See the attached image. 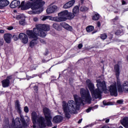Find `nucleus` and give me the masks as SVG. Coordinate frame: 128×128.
Masks as SVG:
<instances>
[{"label":"nucleus","instance_id":"49","mask_svg":"<svg viewBox=\"0 0 128 128\" xmlns=\"http://www.w3.org/2000/svg\"><path fill=\"white\" fill-rule=\"evenodd\" d=\"M82 46H83L82 44H78V48H79V50H80V48H82Z\"/></svg>","mask_w":128,"mask_h":128},{"label":"nucleus","instance_id":"41","mask_svg":"<svg viewBox=\"0 0 128 128\" xmlns=\"http://www.w3.org/2000/svg\"><path fill=\"white\" fill-rule=\"evenodd\" d=\"M50 18V16H42L40 17V18L41 20H48Z\"/></svg>","mask_w":128,"mask_h":128},{"label":"nucleus","instance_id":"46","mask_svg":"<svg viewBox=\"0 0 128 128\" xmlns=\"http://www.w3.org/2000/svg\"><path fill=\"white\" fill-rule=\"evenodd\" d=\"M36 76H38V74H33L32 76H30L28 77V78L29 79L34 78H36Z\"/></svg>","mask_w":128,"mask_h":128},{"label":"nucleus","instance_id":"38","mask_svg":"<svg viewBox=\"0 0 128 128\" xmlns=\"http://www.w3.org/2000/svg\"><path fill=\"white\" fill-rule=\"evenodd\" d=\"M100 38L102 40H104L106 38H108V35L104 33L100 35Z\"/></svg>","mask_w":128,"mask_h":128},{"label":"nucleus","instance_id":"23","mask_svg":"<svg viewBox=\"0 0 128 128\" xmlns=\"http://www.w3.org/2000/svg\"><path fill=\"white\" fill-rule=\"evenodd\" d=\"M60 26L61 28H64L67 30H69L70 32H72V26L68 25L66 22H61Z\"/></svg>","mask_w":128,"mask_h":128},{"label":"nucleus","instance_id":"31","mask_svg":"<svg viewBox=\"0 0 128 128\" xmlns=\"http://www.w3.org/2000/svg\"><path fill=\"white\" fill-rule=\"evenodd\" d=\"M124 92L128 94V82L125 81L122 86Z\"/></svg>","mask_w":128,"mask_h":128},{"label":"nucleus","instance_id":"37","mask_svg":"<svg viewBox=\"0 0 128 128\" xmlns=\"http://www.w3.org/2000/svg\"><path fill=\"white\" fill-rule=\"evenodd\" d=\"M12 38L15 42H16V40H18L20 39V35H18V34H14L12 36Z\"/></svg>","mask_w":128,"mask_h":128},{"label":"nucleus","instance_id":"47","mask_svg":"<svg viewBox=\"0 0 128 128\" xmlns=\"http://www.w3.org/2000/svg\"><path fill=\"white\" fill-rule=\"evenodd\" d=\"M48 49H46L45 52L44 54V56H48Z\"/></svg>","mask_w":128,"mask_h":128},{"label":"nucleus","instance_id":"19","mask_svg":"<svg viewBox=\"0 0 128 128\" xmlns=\"http://www.w3.org/2000/svg\"><path fill=\"white\" fill-rule=\"evenodd\" d=\"M86 84L90 92H93V90H94V84L92 82V81H90V79L87 80H86Z\"/></svg>","mask_w":128,"mask_h":128},{"label":"nucleus","instance_id":"30","mask_svg":"<svg viewBox=\"0 0 128 128\" xmlns=\"http://www.w3.org/2000/svg\"><path fill=\"white\" fill-rule=\"evenodd\" d=\"M121 123L124 128H128V117L124 118Z\"/></svg>","mask_w":128,"mask_h":128},{"label":"nucleus","instance_id":"62","mask_svg":"<svg viewBox=\"0 0 128 128\" xmlns=\"http://www.w3.org/2000/svg\"><path fill=\"white\" fill-rule=\"evenodd\" d=\"M21 4L22 5L23 4L22 6H24V1H22Z\"/></svg>","mask_w":128,"mask_h":128},{"label":"nucleus","instance_id":"2","mask_svg":"<svg viewBox=\"0 0 128 128\" xmlns=\"http://www.w3.org/2000/svg\"><path fill=\"white\" fill-rule=\"evenodd\" d=\"M43 114L44 116V118L42 116H40L37 120V122L39 124V126L40 128H46L47 126H52V111L50 108L45 107L43 108ZM45 118V120H44ZM46 120V124L44 122Z\"/></svg>","mask_w":128,"mask_h":128},{"label":"nucleus","instance_id":"57","mask_svg":"<svg viewBox=\"0 0 128 128\" xmlns=\"http://www.w3.org/2000/svg\"><path fill=\"white\" fill-rule=\"evenodd\" d=\"M0 44L1 46H4V40H0Z\"/></svg>","mask_w":128,"mask_h":128},{"label":"nucleus","instance_id":"14","mask_svg":"<svg viewBox=\"0 0 128 128\" xmlns=\"http://www.w3.org/2000/svg\"><path fill=\"white\" fill-rule=\"evenodd\" d=\"M26 34L30 38H36V30L34 31V30H28L26 31Z\"/></svg>","mask_w":128,"mask_h":128},{"label":"nucleus","instance_id":"45","mask_svg":"<svg viewBox=\"0 0 128 128\" xmlns=\"http://www.w3.org/2000/svg\"><path fill=\"white\" fill-rule=\"evenodd\" d=\"M117 104H122L124 103V100H118L116 102Z\"/></svg>","mask_w":128,"mask_h":128},{"label":"nucleus","instance_id":"11","mask_svg":"<svg viewBox=\"0 0 128 128\" xmlns=\"http://www.w3.org/2000/svg\"><path fill=\"white\" fill-rule=\"evenodd\" d=\"M19 40H20L22 42L26 44L27 42H28V35L24 33H20L19 34Z\"/></svg>","mask_w":128,"mask_h":128},{"label":"nucleus","instance_id":"60","mask_svg":"<svg viewBox=\"0 0 128 128\" xmlns=\"http://www.w3.org/2000/svg\"><path fill=\"white\" fill-rule=\"evenodd\" d=\"M106 124H108V122H110V119H107L106 120Z\"/></svg>","mask_w":128,"mask_h":128},{"label":"nucleus","instance_id":"51","mask_svg":"<svg viewBox=\"0 0 128 128\" xmlns=\"http://www.w3.org/2000/svg\"><path fill=\"white\" fill-rule=\"evenodd\" d=\"M16 18V20H22V16L20 15L17 16Z\"/></svg>","mask_w":128,"mask_h":128},{"label":"nucleus","instance_id":"59","mask_svg":"<svg viewBox=\"0 0 128 128\" xmlns=\"http://www.w3.org/2000/svg\"><path fill=\"white\" fill-rule=\"evenodd\" d=\"M4 30H0V34H4Z\"/></svg>","mask_w":128,"mask_h":128},{"label":"nucleus","instance_id":"44","mask_svg":"<svg viewBox=\"0 0 128 128\" xmlns=\"http://www.w3.org/2000/svg\"><path fill=\"white\" fill-rule=\"evenodd\" d=\"M24 112H25L26 114H28V112L29 110H28V106H26L24 107Z\"/></svg>","mask_w":128,"mask_h":128},{"label":"nucleus","instance_id":"39","mask_svg":"<svg viewBox=\"0 0 128 128\" xmlns=\"http://www.w3.org/2000/svg\"><path fill=\"white\" fill-rule=\"evenodd\" d=\"M19 24L21 25V26H24L25 24H26V19L24 18V19H21L20 21H19Z\"/></svg>","mask_w":128,"mask_h":128},{"label":"nucleus","instance_id":"18","mask_svg":"<svg viewBox=\"0 0 128 128\" xmlns=\"http://www.w3.org/2000/svg\"><path fill=\"white\" fill-rule=\"evenodd\" d=\"M64 105L63 106V110L64 112H65V116L68 118V120H70V111L68 110V108L66 107V102H64Z\"/></svg>","mask_w":128,"mask_h":128},{"label":"nucleus","instance_id":"15","mask_svg":"<svg viewBox=\"0 0 128 128\" xmlns=\"http://www.w3.org/2000/svg\"><path fill=\"white\" fill-rule=\"evenodd\" d=\"M12 34L6 33L4 35V40L6 44H10L12 42Z\"/></svg>","mask_w":128,"mask_h":128},{"label":"nucleus","instance_id":"33","mask_svg":"<svg viewBox=\"0 0 128 128\" xmlns=\"http://www.w3.org/2000/svg\"><path fill=\"white\" fill-rule=\"evenodd\" d=\"M100 15L98 13L94 14L92 16V20H100Z\"/></svg>","mask_w":128,"mask_h":128},{"label":"nucleus","instance_id":"26","mask_svg":"<svg viewBox=\"0 0 128 128\" xmlns=\"http://www.w3.org/2000/svg\"><path fill=\"white\" fill-rule=\"evenodd\" d=\"M10 4V2L8 0H0V8H4V6H8Z\"/></svg>","mask_w":128,"mask_h":128},{"label":"nucleus","instance_id":"36","mask_svg":"<svg viewBox=\"0 0 128 128\" xmlns=\"http://www.w3.org/2000/svg\"><path fill=\"white\" fill-rule=\"evenodd\" d=\"M80 12H84L88 10V7H86V6H82L80 8Z\"/></svg>","mask_w":128,"mask_h":128},{"label":"nucleus","instance_id":"64","mask_svg":"<svg viewBox=\"0 0 128 128\" xmlns=\"http://www.w3.org/2000/svg\"><path fill=\"white\" fill-rule=\"evenodd\" d=\"M57 127H58V126H54V127H52V128H56Z\"/></svg>","mask_w":128,"mask_h":128},{"label":"nucleus","instance_id":"32","mask_svg":"<svg viewBox=\"0 0 128 128\" xmlns=\"http://www.w3.org/2000/svg\"><path fill=\"white\" fill-rule=\"evenodd\" d=\"M52 26L56 30H58V32L62 30V26H60V24L56 23H54L52 24Z\"/></svg>","mask_w":128,"mask_h":128},{"label":"nucleus","instance_id":"5","mask_svg":"<svg viewBox=\"0 0 128 128\" xmlns=\"http://www.w3.org/2000/svg\"><path fill=\"white\" fill-rule=\"evenodd\" d=\"M20 120L19 118H16L15 120H12V126H14V128H22L28 126V124L24 116H21Z\"/></svg>","mask_w":128,"mask_h":128},{"label":"nucleus","instance_id":"25","mask_svg":"<svg viewBox=\"0 0 128 128\" xmlns=\"http://www.w3.org/2000/svg\"><path fill=\"white\" fill-rule=\"evenodd\" d=\"M38 27L44 32H48L50 30L49 25L46 24H40Z\"/></svg>","mask_w":128,"mask_h":128},{"label":"nucleus","instance_id":"22","mask_svg":"<svg viewBox=\"0 0 128 128\" xmlns=\"http://www.w3.org/2000/svg\"><path fill=\"white\" fill-rule=\"evenodd\" d=\"M20 4V0H14L10 4V7L11 8H16Z\"/></svg>","mask_w":128,"mask_h":128},{"label":"nucleus","instance_id":"56","mask_svg":"<svg viewBox=\"0 0 128 128\" xmlns=\"http://www.w3.org/2000/svg\"><path fill=\"white\" fill-rule=\"evenodd\" d=\"M38 18H34V22H38Z\"/></svg>","mask_w":128,"mask_h":128},{"label":"nucleus","instance_id":"24","mask_svg":"<svg viewBox=\"0 0 128 128\" xmlns=\"http://www.w3.org/2000/svg\"><path fill=\"white\" fill-rule=\"evenodd\" d=\"M117 92H118V94H122V92H124V88L122 86V83L120 81H117Z\"/></svg>","mask_w":128,"mask_h":128},{"label":"nucleus","instance_id":"13","mask_svg":"<svg viewBox=\"0 0 128 128\" xmlns=\"http://www.w3.org/2000/svg\"><path fill=\"white\" fill-rule=\"evenodd\" d=\"M32 120L33 124V128H36V120L38 119V114L36 112H32L31 114Z\"/></svg>","mask_w":128,"mask_h":128},{"label":"nucleus","instance_id":"35","mask_svg":"<svg viewBox=\"0 0 128 128\" xmlns=\"http://www.w3.org/2000/svg\"><path fill=\"white\" fill-rule=\"evenodd\" d=\"M97 108L98 106H96L93 107H90L86 110V112L87 113L90 112L91 110H96V108Z\"/></svg>","mask_w":128,"mask_h":128},{"label":"nucleus","instance_id":"27","mask_svg":"<svg viewBox=\"0 0 128 128\" xmlns=\"http://www.w3.org/2000/svg\"><path fill=\"white\" fill-rule=\"evenodd\" d=\"M15 108L17 110V112L18 114H22V110H20V101L16 100L15 102Z\"/></svg>","mask_w":128,"mask_h":128},{"label":"nucleus","instance_id":"7","mask_svg":"<svg viewBox=\"0 0 128 128\" xmlns=\"http://www.w3.org/2000/svg\"><path fill=\"white\" fill-rule=\"evenodd\" d=\"M108 88L110 96H118V94L116 83L112 84L110 86H108Z\"/></svg>","mask_w":128,"mask_h":128},{"label":"nucleus","instance_id":"53","mask_svg":"<svg viewBox=\"0 0 128 128\" xmlns=\"http://www.w3.org/2000/svg\"><path fill=\"white\" fill-rule=\"evenodd\" d=\"M8 30H14V27L12 26H9V27L8 28Z\"/></svg>","mask_w":128,"mask_h":128},{"label":"nucleus","instance_id":"28","mask_svg":"<svg viewBox=\"0 0 128 128\" xmlns=\"http://www.w3.org/2000/svg\"><path fill=\"white\" fill-rule=\"evenodd\" d=\"M38 38H34V40H32L30 42V46L31 48H32L34 46H36V44H38Z\"/></svg>","mask_w":128,"mask_h":128},{"label":"nucleus","instance_id":"34","mask_svg":"<svg viewBox=\"0 0 128 128\" xmlns=\"http://www.w3.org/2000/svg\"><path fill=\"white\" fill-rule=\"evenodd\" d=\"M94 30V26H88L86 28L87 32H92Z\"/></svg>","mask_w":128,"mask_h":128},{"label":"nucleus","instance_id":"16","mask_svg":"<svg viewBox=\"0 0 128 128\" xmlns=\"http://www.w3.org/2000/svg\"><path fill=\"white\" fill-rule=\"evenodd\" d=\"M72 13L71 12V18H74L76 16H78L80 12V6H76L72 9Z\"/></svg>","mask_w":128,"mask_h":128},{"label":"nucleus","instance_id":"6","mask_svg":"<svg viewBox=\"0 0 128 128\" xmlns=\"http://www.w3.org/2000/svg\"><path fill=\"white\" fill-rule=\"evenodd\" d=\"M80 94L82 100H84L88 104L92 102V98L90 97V94L88 90H86L84 88H81L80 90Z\"/></svg>","mask_w":128,"mask_h":128},{"label":"nucleus","instance_id":"61","mask_svg":"<svg viewBox=\"0 0 128 128\" xmlns=\"http://www.w3.org/2000/svg\"><path fill=\"white\" fill-rule=\"evenodd\" d=\"M80 3L82 4H84V0H80Z\"/></svg>","mask_w":128,"mask_h":128},{"label":"nucleus","instance_id":"20","mask_svg":"<svg viewBox=\"0 0 128 128\" xmlns=\"http://www.w3.org/2000/svg\"><path fill=\"white\" fill-rule=\"evenodd\" d=\"M62 120H64V118H62V116L58 115L53 118L52 122L54 124H60V122H62Z\"/></svg>","mask_w":128,"mask_h":128},{"label":"nucleus","instance_id":"1","mask_svg":"<svg viewBox=\"0 0 128 128\" xmlns=\"http://www.w3.org/2000/svg\"><path fill=\"white\" fill-rule=\"evenodd\" d=\"M74 98L75 103L74 100L68 101V103H66V101L62 102V108H64V102H65L67 110H68L69 112L71 114H76V110H78V106L80 108V106L82 104H84V100L82 99L81 97L77 94H74Z\"/></svg>","mask_w":128,"mask_h":128},{"label":"nucleus","instance_id":"21","mask_svg":"<svg viewBox=\"0 0 128 128\" xmlns=\"http://www.w3.org/2000/svg\"><path fill=\"white\" fill-rule=\"evenodd\" d=\"M74 2H76V0H71L63 6V8H72L74 4Z\"/></svg>","mask_w":128,"mask_h":128},{"label":"nucleus","instance_id":"50","mask_svg":"<svg viewBox=\"0 0 128 128\" xmlns=\"http://www.w3.org/2000/svg\"><path fill=\"white\" fill-rule=\"evenodd\" d=\"M36 70V67H34L33 68H32V67H30V72H32V70Z\"/></svg>","mask_w":128,"mask_h":128},{"label":"nucleus","instance_id":"4","mask_svg":"<svg viewBox=\"0 0 128 128\" xmlns=\"http://www.w3.org/2000/svg\"><path fill=\"white\" fill-rule=\"evenodd\" d=\"M71 15L72 12H68V10H64L59 12L58 14V16L54 17V20L55 22H66L68 20L66 18H72Z\"/></svg>","mask_w":128,"mask_h":128},{"label":"nucleus","instance_id":"29","mask_svg":"<svg viewBox=\"0 0 128 128\" xmlns=\"http://www.w3.org/2000/svg\"><path fill=\"white\" fill-rule=\"evenodd\" d=\"M114 70L116 76H120V65L118 64H115Z\"/></svg>","mask_w":128,"mask_h":128},{"label":"nucleus","instance_id":"48","mask_svg":"<svg viewBox=\"0 0 128 128\" xmlns=\"http://www.w3.org/2000/svg\"><path fill=\"white\" fill-rule=\"evenodd\" d=\"M122 6H124L126 4H128V3L124 0H122Z\"/></svg>","mask_w":128,"mask_h":128},{"label":"nucleus","instance_id":"54","mask_svg":"<svg viewBox=\"0 0 128 128\" xmlns=\"http://www.w3.org/2000/svg\"><path fill=\"white\" fill-rule=\"evenodd\" d=\"M100 21H98V22H97V26L98 28H100Z\"/></svg>","mask_w":128,"mask_h":128},{"label":"nucleus","instance_id":"8","mask_svg":"<svg viewBox=\"0 0 128 128\" xmlns=\"http://www.w3.org/2000/svg\"><path fill=\"white\" fill-rule=\"evenodd\" d=\"M91 94L92 98L96 100H98V98L100 100V98H102V91H100V90L98 88L93 90L91 92Z\"/></svg>","mask_w":128,"mask_h":128},{"label":"nucleus","instance_id":"42","mask_svg":"<svg viewBox=\"0 0 128 128\" xmlns=\"http://www.w3.org/2000/svg\"><path fill=\"white\" fill-rule=\"evenodd\" d=\"M118 20V16H116L112 20V22H114H114H116V20Z\"/></svg>","mask_w":128,"mask_h":128},{"label":"nucleus","instance_id":"43","mask_svg":"<svg viewBox=\"0 0 128 128\" xmlns=\"http://www.w3.org/2000/svg\"><path fill=\"white\" fill-rule=\"evenodd\" d=\"M120 34H122V31L120 30H117L115 32L116 36H120Z\"/></svg>","mask_w":128,"mask_h":128},{"label":"nucleus","instance_id":"52","mask_svg":"<svg viewBox=\"0 0 128 128\" xmlns=\"http://www.w3.org/2000/svg\"><path fill=\"white\" fill-rule=\"evenodd\" d=\"M104 106H108V102H106V101H103Z\"/></svg>","mask_w":128,"mask_h":128},{"label":"nucleus","instance_id":"9","mask_svg":"<svg viewBox=\"0 0 128 128\" xmlns=\"http://www.w3.org/2000/svg\"><path fill=\"white\" fill-rule=\"evenodd\" d=\"M10 80H12V75L8 76L6 79L2 80L1 83L2 88H8L10 84Z\"/></svg>","mask_w":128,"mask_h":128},{"label":"nucleus","instance_id":"63","mask_svg":"<svg viewBox=\"0 0 128 128\" xmlns=\"http://www.w3.org/2000/svg\"><path fill=\"white\" fill-rule=\"evenodd\" d=\"M90 126V125H87V126H84V128H88V126Z\"/></svg>","mask_w":128,"mask_h":128},{"label":"nucleus","instance_id":"10","mask_svg":"<svg viewBox=\"0 0 128 128\" xmlns=\"http://www.w3.org/2000/svg\"><path fill=\"white\" fill-rule=\"evenodd\" d=\"M33 30L34 32H36V36H40V38H44L46 36V34L44 32V30L39 28L38 26H36V28H34Z\"/></svg>","mask_w":128,"mask_h":128},{"label":"nucleus","instance_id":"3","mask_svg":"<svg viewBox=\"0 0 128 128\" xmlns=\"http://www.w3.org/2000/svg\"><path fill=\"white\" fill-rule=\"evenodd\" d=\"M46 2L42 0H34L32 2L30 1L26 2L24 5L21 6V10H26L31 8L32 10H40L36 12V14H40L44 11V6Z\"/></svg>","mask_w":128,"mask_h":128},{"label":"nucleus","instance_id":"12","mask_svg":"<svg viewBox=\"0 0 128 128\" xmlns=\"http://www.w3.org/2000/svg\"><path fill=\"white\" fill-rule=\"evenodd\" d=\"M96 86L98 88H101L102 90H106V84L105 81H100V80H97Z\"/></svg>","mask_w":128,"mask_h":128},{"label":"nucleus","instance_id":"17","mask_svg":"<svg viewBox=\"0 0 128 128\" xmlns=\"http://www.w3.org/2000/svg\"><path fill=\"white\" fill-rule=\"evenodd\" d=\"M58 10V6L54 5L52 6H50L46 10L47 14H54Z\"/></svg>","mask_w":128,"mask_h":128},{"label":"nucleus","instance_id":"58","mask_svg":"<svg viewBox=\"0 0 128 128\" xmlns=\"http://www.w3.org/2000/svg\"><path fill=\"white\" fill-rule=\"evenodd\" d=\"M82 122V118H81L80 120H79L78 121V124H81Z\"/></svg>","mask_w":128,"mask_h":128},{"label":"nucleus","instance_id":"40","mask_svg":"<svg viewBox=\"0 0 128 128\" xmlns=\"http://www.w3.org/2000/svg\"><path fill=\"white\" fill-rule=\"evenodd\" d=\"M33 88L34 90V92H36V94H38V86L36 85V86H33Z\"/></svg>","mask_w":128,"mask_h":128},{"label":"nucleus","instance_id":"55","mask_svg":"<svg viewBox=\"0 0 128 128\" xmlns=\"http://www.w3.org/2000/svg\"><path fill=\"white\" fill-rule=\"evenodd\" d=\"M69 82H74V78H70Z\"/></svg>","mask_w":128,"mask_h":128}]
</instances>
